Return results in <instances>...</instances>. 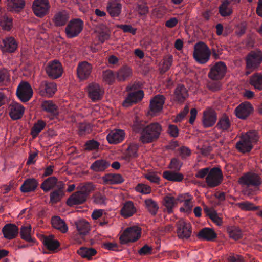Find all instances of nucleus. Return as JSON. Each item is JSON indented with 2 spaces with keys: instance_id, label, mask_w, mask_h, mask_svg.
<instances>
[{
  "instance_id": "nucleus-1",
  "label": "nucleus",
  "mask_w": 262,
  "mask_h": 262,
  "mask_svg": "<svg viewBox=\"0 0 262 262\" xmlns=\"http://www.w3.org/2000/svg\"><path fill=\"white\" fill-rule=\"evenodd\" d=\"M162 127L159 123H151L143 129L140 140L143 143L151 142L159 136Z\"/></svg>"
},
{
  "instance_id": "nucleus-2",
  "label": "nucleus",
  "mask_w": 262,
  "mask_h": 262,
  "mask_svg": "<svg viewBox=\"0 0 262 262\" xmlns=\"http://www.w3.org/2000/svg\"><path fill=\"white\" fill-rule=\"evenodd\" d=\"M258 140L257 133L255 132H250L242 136L241 140L236 143L237 149L242 152L249 151L252 144Z\"/></svg>"
},
{
  "instance_id": "nucleus-3",
  "label": "nucleus",
  "mask_w": 262,
  "mask_h": 262,
  "mask_svg": "<svg viewBox=\"0 0 262 262\" xmlns=\"http://www.w3.org/2000/svg\"><path fill=\"white\" fill-rule=\"evenodd\" d=\"M210 56V51L206 44L200 42L195 45L193 57L199 63L204 64L207 62Z\"/></svg>"
},
{
  "instance_id": "nucleus-4",
  "label": "nucleus",
  "mask_w": 262,
  "mask_h": 262,
  "mask_svg": "<svg viewBox=\"0 0 262 262\" xmlns=\"http://www.w3.org/2000/svg\"><path fill=\"white\" fill-rule=\"evenodd\" d=\"M141 236V229L138 226L126 228L120 235L119 240L121 244H126L138 240Z\"/></svg>"
},
{
  "instance_id": "nucleus-5",
  "label": "nucleus",
  "mask_w": 262,
  "mask_h": 262,
  "mask_svg": "<svg viewBox=\"0 0 262 262\" xmlns=\"http://www.w3.org/2000/svg\"><path fill=\"white\" fill-rule=\"evenodd\" d=\"M83 23L80 19L71 20L66 27L65 32L67 37L72 38L77 36L82 31Z\"/></svg>"
},
{
  "instance_id": "nucleus-6",
  "label": "nucleus",
  "mask_w": 262,
  "mask_h": 262,
  "mask_svg": "<svg viewBox=\"0 0 262 262\" xmlns=\"http://www.w3.org/2000/svg\"><path fill=\"white\" fill-rule=\"evenodd\" d=\"M16 95L23 102L29 101L33 95V90L28 82L21 81L17 86Z\"/></svg>"
},
{
  "instance_id": "nucleus-7",
  "label": "nucleus",
  "mask_w": 262,
  "mask_h": 262,
  "mask_svg": "<svg viewBox=\"0 0 262 262\" xmlns=\"http://www.w3.org/2000/svg\"><path fill=\"white\" fill-rule=\"evenodd\" d=\"M50 8L48 0H34L32 5V9L34 14L42 17L48 14Z\"/></svg>"
},
{
  "instance_id": "nucleus-8",
  "label": "nucleus",
  "mask_w": 262,
  "mask_h": 262,
  "mask_svg": "<svg viewBox=\"0 0 262 262\" xmlns=\"http://www.w3.org/2000/svg\"><path fill=\"white\" fill-rule=\"evenodd\" d=\"M222 178L221 170L219 168H214L209 171L206 176V182L209 187H213L221 183Z\"/></svg>"
},
{
  "instance_id": "nucleus-9",
  "label": "nucleus",
  "mask_w": 262,
  "mask_h": 262,
  "mask_svg": "<svg viewBox=\"0 0 262 262\" xmlns=\"http://www.w3.org/2000/svg\"><path fill=\"white\" fill-rule=\"evenodd\" d=\"M46 71L48 76L54 79L60 77L63 73L62 67L57 60L49 62L46 68Z\"/></svg>"
},
{
  "instance_id": "nucleus-10",
  "label": "nucleus",
  "mask_w": 262,
  "mask_h": 262,
  "mask_svg": "<svg viewBox=\"0 0 262 262\" xmlns=\"http://www.w3.org/2000/svg\"><path fill=\"white\" fill-rule=\"evenodd\" d=\"M262 62L261 51L252 52L247 57V68L251 71L257 68Z\"/></svg>"
},
{
  "instance_id": "nucleus-11",
  "label": "nucleus",
  "mask_w": 262,
  "mask_h": 262,
  "mask_svg": "<svg viewBox=\"0 0 262 262\" xmlns=\"http://www.w3.org/2000/svg\"><path fill=\"white\" fill-rule=\"evenodd\" d=\"M226 71V66L225 63L219 62L211 68L208 76L213 80H219L224 76Z\"/></svg>"
},
{
  "instance_id": "nucleus-12",
  "label": "nucleus",
  "mask_w": 262,
  "mask_h": 262,
  "mask_svg": "<svg viewBox=\"0 0 262 262\" xmlns=\"http://www.w3.org/2000/svg\"><path fill=\"white\" fill-rule=\"evenodd\" d=\"M89 97L93 100L96 101L100 99L104 94V90L102 87L97 83H90L88 88Z\"/></svg>"
},
{
  "instance_id": "nucleus-13",
  "label": "nucleus",
  "mask_w": 262,
  "mask_h": 262,
  "mask_svg": "<svg viewBox=\"0 0 262 262\" xmlns=\"http://www.w3.org/2000/svg\"><path fill=\"white\" fill-rule=\"evenodd\" d=\"M177 233L178 236L182 239H187L191 234V227L189 223L184 220H180L178 223Z\"/></svg>"
},
{
  "instance_id": "nucleus-14",
  "label": "nucleus",
  "mask_w": 262,
  "mask_h": 262,
  "mask_svg": "<svg viewBox=\"0 0 262 262\" xmlns=\"http://www.w3.org/2000/svg\"><path fill=\"white\" fill-rule=\"evenodd\" d=\"M192 200V198L188 193L181 194L178 196L179 203H184L183 206L180 208L181 212L189 213L192 211L194 206Z\"/></svg>"
},
{
  "instance_id": "nucleus-15",
  "label": "nucleus",
  "mask_w": 262,
  "mask_h": 262,
  "mask_svg": "<svg viewBox=\"0 0 262 262\" xmlns=\"http://www.w3.org/2000/svg\"><path fill=\"white\" fill-rule=\"evenodd\" d=\"M260 178L255 173L249 172L244 175L239 179L241 184L246 185L257 186L261 184Z\"/></svg>"
},
{
  "instance_id": "nucleus-16",
  "label": "nucleus",
  "mask_w": 262,
  "mask_h": 262,
  "mask_svg": "<svg viewBox=\"0 0 262 262\" xmlns=\"http://www.w3.org/2000/svg\"><path fill=\"white\" fill-rule=\"evenodd\" d=\"M17 48V43L12 37L0 40V49L3 52H13Z\"/></svg>"
},
{
  "instance_id": "nucleus-17",
  "label": "nucleus",
  "mask_w": 262,
  "mask_h": 262,
  "mask_svg": "<svg viewBox=\"0 0 262 262\" xmlns=\"http://www.w3.org/2000/svg\"><path fill=\"white\" fill-rule=\"evenodd\" d=\"M57 91L55 83L53 82H42L39 89V93L42 96L50 97L52 96Z\"/></svg>"
},
{
  "instance_id": "nucleus-18",
  "label": "nucleus",
  "mask_w": 262,
  "mask_h": 262,
  "mask_svg": "<svg viewBox=\"0 0 262 262\" xmlns=\"http://www.w3.org/2000/svg\"><path fill=\"white\" fill-rule=\"evenodd\" d=\"M9 114L11 118L13 120L19 119L23 116L25 108L20 104L13 102L9 106Z\"/></svg>"
},
{
  "instance_id": "nucleus-19",
  "label": "nucleus",
  "mask_w": 262,
  "mask_h": 262,
  "mask_svg": "<svg viewBox=\"0 0 262 262\" xmlns=\"http://www.w3.org/2000/svg\"><path fill=\"white\" fill-rule=\"evenodd\" d=\"M92 70V66L89 63L84 61L78 65L77 74L80 80L87 79L90 75Z\"/></svg>"
},
{
  "instance_id": "nucleus-20",
  "label": "nucleus",
  "mask_w": 262,
  "mask_h": 262,
  "mask_svg": "<svg viewBox=\"0 0 262 262\" xmlns=\"http://www.w3.org/2000/svg\"><path fill=\"white\" fill-rule=\"evenodd\" d=\"M144 96L143 92L142 90H137L129 93L123 102V106L126 107L129 106L134 103L140 101Z\"/></svg>"
},
{
  "instance_id": "nucleus-21",
  "label": "nucleus",
  "mask_w": 262,
  "mask_h": 262,
  "mask_svg": "<svg viewBox=\"0 0 262 262\" xmlns=\"http://www.w3.org/2000/svg\"><path fill=\"white\" fill-rule=\"evenodd\" d=\"M164 103V97L162 95L156 96L150 100V111L152 115H156L161 111Z\"/></svg>"
},
{
  "instance_id": "nucleus-22",
  "label": "nucleus",
  "mask_w": 262,
  "mask_h": 262,
  "mask_svg": "<svg viewBox=\"0 0 262 262\" xmlns=\"http://www.w3.org/2000/svg\"><path fill=\"white\" fill-rule=\"evenodd\" d=\"M216 120V115L215 112L211 109L204 111L202 119L203 124L205 127L212 126Z\"/></svg>"
},
{
  "instance_id": "nucleus-23",
  "label": "nucleus",
  "mask_w": 262,
  "mask_h": 262,
  "mask_svg": "<svg viewBox=\"0 0 262 262\" xmlns=\"http://www.w3.org/2000/svg\"><path fill=\"white\" fill-rule=\"evenodd\" d=\"M252 111V107L249 102L242 103L235 110L237 117L241 119L246 118Z\"/></svg>"
},
{
  "instance_id": "nucleus-24",
  "label": "nucleus",
  "mask_w": 262,
  "mask_h": 262,
  "mask_svg": "<svg viewBox=\"0 0 262 262\" xmlns=\"http://www.w3.org/2000/svg\"><path fill=\"white\" fill-rule=\"evenodd\" d=\"M125 136L123 130L116 129L111 131L107 136V139L110 143L116 144L121 142Z\"/></svg>"
},
{
  "instance_id": "nucleus-25",
  "label": "nucleus",
  "mask_w": 262,
  "mask_h": 262,
  "mask_svg": "<svg viewBox=\"0 0 262 262\" xmlns=\"http://www.w3.org/2000/svg\"><path fill=\"white\" fill-rule=\"evenodd\" d=\"M4 237L8 239H12L16 237L18 232V227L12 224L6 225L3 228Z\"/></svg>"
},
{
  "instance_id": "nucleus-26",
  "label": "nucleus",
  "mask_w": 262,
  "mask_h": 262,
  "mask_svg": "<svg viewBox=\"0 0 262 262\" xmlns=\"http://www.w3.org/2000/svg\"><path fill=\"white\" fill-rule=\"evenodd\" d=\"M86 194L81 193L79 191L73 193L67 200V203L72 206L83 203L86 200Z\"/></svg>"
},
{
  "instance_id": "nucleus-27",
  "label": "nucleus",
  "mask_w": 262,
  "mask_h": 262,
  "mask_svg": "<svg viewBox=\"0 0 262 262\" xmlns=\"http://www.w3.org/2000/svg\"><path fill=\"white\" fill-rule=\"evenodd\" d=\"M3 10L0 9V14H2ZM13 19L7 14H0V26L5 31H10L13 27Z\"/></svg>"
},
{
  "instance_id": "nucleus-28",
  "label": "nucleus",
  "mask_w": 262,
  "mask_h": 262,
  "mask_svg": "<svg viewBox=\"0 0 262 262\" xmlns=\"http://www.w3.org/2000/svg\"><path fill=\"white\" fill-rule=\"evenodd\" d=\"M136 212V208L131 201L125 202L120 210L121 215L124 217L132 216Z\"/></svg>"
},
{
  "instance_id": "nucleus-29",
  "label": "nucleus",
  "mask_w": 262,
  "mask_h": 262,
  "mask_svg": "<svg viewBox=\"0 0 262 262\" xmlns=\"http://www.w3.org/2000/svg\"><path fill=\"white\" fill-rule=\"evenodd\" d=\"M178 203V196L175 198L170 194L165 196L163 201V204L168 213H171L172 211L173 208Z\"/></svg>"
},
{
  "instance_id": "nucleus-30",
  "label": "nucleus",
  "mask_w": 262,
  "mask_h": 262,
  "mask_svg": "<svg viewBox=\"0 0 262 262\" xmlns=\"http://www.w3.org/2000/svg\"><path fill=\"white\" fill-rule=\"evenodd\" d=\"M188 94L186 89L183 85H179L176 89L174 99L179 102H183L187 97Z\"/></svg>"
},
{
  "instance_id": "nucleus-31",
  "label": "nucleus",
  "mask_w": 262,
  "mask_h": 262,
  "mask_svg": "<svg viewBox=\"0 0 262 262\" xmlns=\"http://www.w3.org/2000/svg\"><path fill=\"white\" fill-rule=\"evenodd\" d=\"M231 122L228 116H223L219 120L216 125L217 129L222 131L229 130L231 127Z\"/></svg>"
},
{
  "instance_id": "nucleus-32",
  "label": "nucleus",
  "mask_w": 262,
  "mask_h": 262,
  "mask_svg": "<svg viewBox=\"0 0 262 262\" xmlns=\"http://www.w3.org/2000/svg\"><path fill=\"white\" fill-rule=\"evenodd\" d=\"M132 71L130 68L124 67L121 68L116 73V78L119 81H123L130 77Z\"/></svg>"
},
{
  "instance_id": "nucleus-33",
  "label": "nucleus",
  "mask_w": 262,
  "mask_h": 262,
  "mask_svg": "<svg viewBox=\"0 0 262 262\" xmlns=\"http://www.w3.org/2000/svg\"><path fill=\"white\" fill-rule=\"evenodd\" d=\"M53 226L63 233L68 231V226L65 222L58 216H55L52 220Z\"/></svg>"
},
{
  "instance_id": "nucleus-34",
  "label": "nucleus",
  "mask_w": 262,
  "mask_h": 262,
  "mask_svg": "<svg viewBox=\"0 0 262 262\" xmlns=\"http://www.w3.org/2000/svg\"><path fill=\"white\" fill-rule=\"evenodd\" d=\"M103 181L107 184H114L121 183L123 181V179L119 174H108L103 178Z\"/></svg>"
},
{
  "instance_id": "nucleus-35",
  "label": "nucleus",
  "mask_w": 262,
  "mask_h": 262,
  "mask_svg": "<svg viewBox=\"0 0 262 262\" xmlns=\"http://www.w3.org/2000/svg\"><path fill=\"white\" fill-rule=\"evenodd\" d=\"M43 244L50 250H55L59 246V243L55 239L53 235L44 238L43 241Z\"/></svg>"
},
{
  "instance_id": "nucleus-36",
  "label": "nucleus",
  "mask_w": 262,
  "mask_h": 262,
  "mask_svg": "<svg viewBox=\"0 0 262 262\" xmlns=\"http://www.w3.org/2000/svg\"><path fill=\"white\" fill-rule=\"evenodd\" d=\"M37 186V182L34 179L26 180L21 186V190L24 192L33 191Z\"/></svg>"
},
{
  "instance_id": "nucleus-37",
  "label": "nucleus",
  "mask_w": 262,
  "mask_h": 262,
  "mask_svg": "<svg viewBox=\"0 0 262 262\" xmlns=\"http://www.w3.org/2000/svg\"><path fill=\"white\" fill-rule=\"evenodd\" d=\"M77 253L83 258L90 259L96 254V251L91 248L81 247L77 250Z\"/></svg>"
},
{
  "instance_id": "nucleus-38",
  "label": "nucleus",
  "mask_w": 262,
  "mask_h": 262,
  "mask_svg": "<svg viewBox=\"0 0 262 262\" xmlns=\"http://www.w3.org/2000/svg\"><path fill=\"white\" fill-rule=\"evenodd\" d=\"M77 230L80 234H86L90 230L88 222L84 220H79L75 222Z\"/></svg>"
},
{
  "instance_id": "nucleus-39",
  "label": "nucleus",
  "mask_w": 262,
  "mask_h": 262,
  "mask_svg": "<svg viewBox=\"0 0 262 262\" xmlns=\"http://www.w3.org/2000/svg\"><path fill=\"white\" fill-rule=\"evenodd\" d=\"M68 18L69 16L66 12H59L55 14L54 21L56 26H63L66 24Z\"/></svg>"
},
{
  "instance_id": "nucleus-40",
  "label": "nucleus",
  "mask_w": 262,
  "mask_h": 262,
  "mask_svg": "<svg viewBox=\"0 0 262 262\" xmlns=\"http://www.w3.org/2000/svg\"><path fill=\"white\" fill-rule=\"evenodd\" d=\"M204 211L210 219L217 225L220 226L222 224V219L217 213L213 209L207 207H204Z\"/></svg>"
},
{
  "instance_id": "nucleus-41",
  "label": "nucleus",
  "mask_w": 262,
  "mask_h": 262,
  "mask_svg": "<svg viewBox=\"0 0 262 262\" xmlns=\"http://www.w3.org/2000/svg\"><path fill=\"white\" fill-rule=\"evenodd\" d=\"M198 236L200 238L210 241L215 238L216 234L210 228H204L199 232Z\"/></svg>"
},
{
  "instance_id": "nucleus-42",
  "label": "nucleus",
  "mask_w": 262,
  "mask_h": 262,
  "mask_svg": "<svg viewBox=\"0 0 262 262\" xmlns=\"http://www.w3.org/2000/svg\"><path fill=\"white\" fill-rule=\"evenodd\" d=\"M250 83L255 89L262 90V74L256 73L253 75L250 78Z\"/></svg>"
},
{
  "instance_id": "nucleus-43",
  "label": "nucleus",
  "mask_w": 262,
  "mask_h": 262,
  "mask_svg": "<svg viewBox=\"0 0 262 262\" xmlns=\"http://www.w3.org/2000/svg\"><path fill=\"white\" fill-rule=\"evenodd\" d=\"M25 6L24 0H12L8 3L9 9L12 11L19 12Z\"/></svg>"
},
{
  "instance_id": "nucleus-44",
  "label": "nucleus",
  "mask_w": 262,
  "mask_h": 262,
  "mask_svg": "<svg viewBox=\"0 0 262 262\" xmlns=\"http://www.w3.org/2000/svg\"><path fill=\"white\" fill-rule=\"evenodd\" d=\"M163 177L169 181L180 182L183 179V176L180 173L166 171L163 173Z\"/></svg>"
},
{
  "instance_id": "nucleus-45",
  "label": "nucleus",
  "mask_w": 262,
  "mask_h": 262,
  "mask_svg": "<svg viewBox=\"0 0 262 262\" xmlns=\"http://www.w3.org/2000/svg\"><path fill=\"white\" fill-rule=\"evenodd\" d=\"M110 164L104 160H99L95 161L91 166V168L95 171H102L106 169Z\"/></svg>"
},
{
  "instance_id": "nucleus-46",
  "label": "nucleus",
  "mask_w": 262,
  "mask_h": 262,
  "mask_svg": "<svg viewBox=\"0 0 262 262\" xmlns=\"http://www.w3.org/2000/svg\"><path fill=\"white\" fill-rule=\"evenodd\" d=\"M121 5L116 2L111 3L107 7V10L112 17L118 16L121 12Z\"/></svg>"
},
{
  "instance_id": "nucleus-47",
  "label": "nucleus",
  "mask_w": 262,
  "mask_h": 262,
  "mask_svg": "<svg viewBox=\"0 0 262 262\" xmlns=\"http://www.w3.org/2000/svg\"><path fill=\"white\" fill-rule=\"evenodd\" d=\"M57 180L55 177H50L43 182L41 186L45 191H48L54 187L56 185Z\"/></svg>"
},
{
  "instance_id": "nucleus-48",
  "label": "nucleus",
  "mask_w": 262,
  "mask_h": 262,
  "mask_svg": "<svg viewBox=\"0 0 262 262\" xmlns=\"http://www.w3.org/2000/svg\"><path fill=\"white\" fill-rule=\"evenodd\" d=\"M220 12L223 16L230 15L232 13V9L229 2L224 1L220 7Z\"/></svg>"
},
{
  "instance_id": "nucleus-49",
  "label": "nucleus",
  "mask_w": 262,
  "mask_h": 262,
  "mask_svg": "<svg viewBox=\"0 0 262 262\" xmlns=\"http://www.w3.org/2000/svg\"><path fill=\"white\" fill-rule=\"evenodd\" d=\"M46 123L41 120H39L35 123L31 130V134L33 137H36L45 127Z\"/></svg>"
},
{
  "instance_id": "nucleus-50",
  "label": "nucleus",
  "mask_w": 262,
  "mask_h": 262,
  "mask_svg": "<svg viewBox=\"0 0 262 262\" xmlns=\"http://www.w3.org/2000/svg\"><path fill=\"white\" fill-rule=\"evenodd\" d=\"M145 203L148 211L151 214H155L159 208L156 202L151 199H147L145 200Z\"/></svg>"
},
{
  "instance_id": "nucleus-51",
  "label": "nucleus",
  "mask_w": 262,
  "mask_h": 262,
  "mask_svg": "<svg viewBox=\"0 0 262 262\" xmlns=\"http://www.w3.org/2000/svg\"><path fill=\"white\" fill-rule=\"evenodd\" d=\"M103 80L108 84H111L115 81V76L112 71L106 70L103 72Z\"/></svg>"
},
{
  "instance_id": "nucleus-52",
  "label": "nucleus",
  "mask_w": 262,
  "mask_h": 262,
  "mask_svg": "<svg viewBox=\"0 0 262 262\" xmlns=\"http://www.w3.org/2000/svg\"><path fill=\"white\" fill-rule=\"evenodd\" d=\"M20 234L21 238L27 241H32L31 237V226L30 225L24 226L21 229Z\"/></svg>"
},
{
  "instance_id": "nucleus-53",
  "label": "nucleus",
  "mask_w": 262,
  "mask_h": 262,
  "mask_svg": "<svg viewBox=\"0 0 262 262\" xmlns=\"http://www.w3.org/2000/svg\"><path fill=\"white\" fill-rule=\"evenodd\" d=\"M228 231L231 238L237 240L241 238L242 234L241 230L237 227H231L228 228Z\"/></svg>"
},
{
  "instance_id": "nucleus-54",
  "label": "nucleus",
  "mask_w": 262,
  "mask_h": 262,
  "mask_svg": "<svg viewBox=\"0 0 262 262\" xmlns=\"http://www.w3.org/2000/svg\"><path fill=\"white\" fill-rule=\"evenodd\" d=\"M135 189L137 191L143 194H149L151 191L150 186L143 183L139 184Z\"/></svg>"
},
{
  "instance_id": "nucleus-55",
  "label": "nucleus",
  "mask_w": 262,
  "mask_h": 262,
  "mask_svg": "<svg viewBox=\"0 0 262 262\" xmlns=\"http://www.w3.org/2000/svg\"><path fill=\"white\" fill-rule=\"evenodd\" d=\"M91 131V127L90 124L81 123L78 126V133L80 136L90 133Z\"/></svg>"
},
{
  "instance_id": "nucleus-56",
  "label": "nucleus",
  "mask_w": 262,
  "mask_h": 262,
  "mask_svg": "<svg viewBox=\"0 0 262 262\" xmlns=\"http://www.w3.org/2000/svg\"><path fill=\"white\" fill-rule=\"evenodd\" d=\"M172 62V56H169L164 58L162 67H161V71L165 72L166 71L171 65Z\"/></svg>"
},
{
  "instance_id": "nucleus-57",
  "label": "nucleus",
  "mask_w": 262,
  "mask_h": 262,
  "mask_svg": "<svg viewBox=\"0 0 262 262\" xmlns=\"http://www.w3.org/2000/svg\"><path fill=\"white\" fill-rule=\"evenodd\" d=\"M63 194L64 193L61 189L54 191L51 194V201L54 203L58 202L63 196Z\"/></svg>"
},
{
  "instance_id": "nucleus-58",
  "label": "nucleus",
  "mask_w": 262,
  "mask_h": 262,
  "mask_svg": "<svg viewBox=\"0 0 262 262\" xmlns=\"http://www.w3.org/2000/svg\"><path fill=\"white\" fill-rule=\"evenodd\" d=\"M79 189L81 193L86 194V198L88 194L91 192L94 189L93 185L89 183L86 184H81L79 186Z\"/></svg>"
},
{
  "instance_id": "nucleus-59",
  "label": "nucleus",
  "mask_w": 262,
  "mask_h": 262,
  "mask_svg": "<svg viewBox=\"0 0 262 262\" xmlns=\"http://www.w3.org/2000/svg\"><path fill=\"white\" fill-rule=\"evenodd\" d=\"M42 107L44 110L48 112H53L56 107L51 101H45L42 103Z\"/></svg>"
},
{
  "instance_id": "nucleus-60",
  "label": "nucleus",
  "mask_w": 262,
  "mask_h": 262,
  "mask_svg": "<svg viewBox=\"0 0 262 262\" xmlns=\"http://www.w3.org/2000/svg\"><path fill=\"white\" fill-rule=\"evenodd\" d=\"M10 80V75L8 71L4 69L0 71V83H6Z\"/></svg>"
},
{
  "instance_id": "nucleus-61",
  "label": "nucleus",
  "mask_w": 262,
  "mask_h": 262,
  "mask_svg": "<svg viewBox=\"0 0 262 262\" xmlns=\"http://www.w3.org/2000/svg\"><path fill=\"white\" fill-rule=\"evenodd\" d=\"M167 132L170 136L177 137L179 135V130L177 126L170 124L168 125Z\"/></svg>"
},
{
  "instance_id": "nucleus-62",
  "label": "nucleus",
  "mask_w": 262,
  "mask_h": 262,
  "mask_svg": "<svg viewBox=\"0 0 262 262\" xmlns=\"http://www.w3.org/2000/svg\"><path fill=\"white\" fill-rule=\"evenodd\" d=\"M189 112V107L187 106H186L184 109V110L179 113L176 117L174 120V122H179L181 121L187 114Z\"/></svg>"
},
{
  "instance_id": "nucleus-63",
  "label": "nucleus",
  "mask_w": 262,
  "mask_h": 262,
  "mask_svg": "<svg viewBox=\"0 0 262 262\" xmlns=\"http://www.w3.org/2000/svg\"><path fill=\"white\" fill-rule=\"evenodd\" d=\"M145 177L152 183H158L159 178L155 172H148L145 175Z\"/></svg>"
},
{
  "instance_id": "nucleus-64",
  "label": "nucleus",
  "mask_w": 262,
  "mask_h": 262,
  "mask_svg": "<svg viewBox=\"0 0 262 262\" xmlns=\"http://www.w3.org/2000/svg\"><path fill=\"white\" fill-rule=\"evenodd\" d=\"M228 262H242V257L237 254H231L227 258Z\"/></svg>"
}]
</instances>
